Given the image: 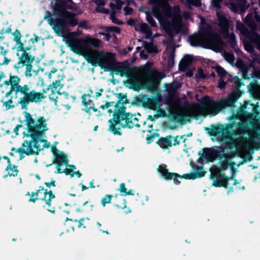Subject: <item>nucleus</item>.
Listing matches in <instances>:
<instances>
[{"instance_id":"obj_1","label":"nucleus","mask_w":260,"mask_h":260,"mask_svg":"<svg viewBox=\"0 0 260 260\" xmlns=\"http://www.w3.org/2000/svg\"><path fill=\"white\" fill-rule=\"evenodd\" d=\"M24 114L27 133L23 132V134L24 136L30 137L31 139L30 141L24 140L21 147L16 150L20 154V159L24 157L23 155L24 154L26 155L39 154L43 150L39 143L47 142V140L42 138L45 132L48 130L46 118L43 116H40L36 122L35 119L29 113L25 112Z\"/></svg>"},{"instance_id":"obj_2","label":"nucleus","mask_w":260,"mask_h":260,"mask_svg":"<svg viewBox=\"0 0 260 260\" xmlns=\"http://www.w3.org/2000/svg\"><path fill=\"white\" fill-rule=\"evenodd\" d=\"M229 81L235 83V90L230 93L226 98L221 99L218 101H214L210 99L208 95H205L202 98L201 106L205 107L208 106V110L210 114L215 116L220 111L227 107H233L237 101L241 97L243 92L240 90L242 85H244L242 79L237 77H230Z\"/></svg>"},{"instance_id":"obj_3","label":"nucleus","mask_w":260,"mask_h":260,"mask_svg":"<svg viewBox=\"0 0 260 260\" xmlns=\"http://www.w3.org/2000/svg\"><path fill=\"white\" fill-rule=\"evenodd\" d=\"M113 114V117L108 120L109 127L108 131L114 135L121 136V128L127 127L132 128L134 126L140 127L139 119L136 117L135 114L126 112V107L124 105L115 107Z\"/></svg>"},{"instance_id":"obj_4","label":"nucleus","mask_w":260,"mask_h":260,"mask_svg":"<svg viewBox=\"0 0 260 260\" xmlns=\"http://www.w3.org/2000/svg\"><path fill=\"white\" fill-rule=\"evenodd\" d=\"M86 59L92 66H99L105 72H114L121 77L126 74V68L117 64L115 54L112 52L95 50L92 56H88Z\"/></svg>"},{"instance_id":"obj_5","label":"nucleus","mask_w":260,"mask_h":260,"mask_svg":"<svg viewBox=\"0 0 260 260\" xmlns=\"http://www.w3.org/2000/svg\"><path fill=\"white\" fill-rule=\"evenodd\" d=\"M252 17V14L249 13L245 20V23L251 29V31L241 22L237 25V29L245 37L243 40L245 49L250 53L254 51V45L260 51V35L256 32L258 25L253 20Z\"/></svg>"},{"instance_id":"obj_6","label":"nucleus","mask_w":260,"mask_h":260,"mask_svg":"<svg viewBox=\"0 0 260 260\" xmlns=\"http://www.w3.org/2000/svg\"><path fill=\"white\" fill-rule=\"evenodd\" d=\"M190 45L194 47H202L217 51L220 48L222 41L220 36L213 32L209 27L201 28L199 34L189 37Z\"/></svg>"},{"instance_id":"obj_7","label":"nucleus","mask_w":260,"mask_h":260,"mask_svg":"<svg viewBox=\"0 0 260 260\" xmlns=\"http://www.w3.org/2000/svg\"><path fill=\"white\" fill-rule=\"evenodd\" d=\"M46 90L43 89V92H37L35 89L30 90L28 85H24V87L18 92L20 98L16 104V106L20 105L21 109H26L30 103H40L46 98L44 95Z\"/></svg>"},{"instance_id":"obj_8","label":"nucleus","mask_w":260,"mask_h":260,"mask_svg":"<svg viewBox=\"0 0 260 260\" xmlns=\"http://www.w3.org/2000/svg\"><path fill=\"white\" fill-rule=\"evenodd\" d=\"M150 3L153 6L152 13L158 20L170 16L172 7L169 4V0H150Z\"/></svg>"},{"instance_id":"obj_9","label":"nucleus","mask_w":260,"mask_h":260,"mask_svg":"<svg viewBox=\"0 0 260 260\" xmlns=\"http://www.w3.org/2000/svg\"><path fill=\"white\" fill-rule=\"evenodd\" d=\"M35 60V57L34 56L31 55L27 52H22L21 56L18 58V61L14 67L18 71L19 69L26 66L25 75L26 77H30L32 68V63Z\"/></svg>"},{"instance_id":"obj_10","label":"nucleus","mask_w":260,"mask_h":260,"mask_svg":"<svg viewBox=\"0 0 260 260\" xmlns=\"http://www.w3.org/2000/svg\"><path fill=\"white\" fill-rule=\"evenodd\" d=\"M48 15L45 16V18L47 19L48 23L52 27L54 32L57 35L62 34L65 32L68 29L66 21L64 17H58L54 18L50 12Z\"/></svg>"},{"instance_id":"obj_11","label":"nucleus","mask_w":260,"mask_h":260,"mask_svg":"<svg viewBox=\"0 0 260 260\" xmlns=\"http://www.w3.org/2000/svg\"><path fill=\"white\" fill-rule=\"evenodd\" d=\"M211 178L213 180L212 185L216 187H223L228 188L229 182L230 180H234L235 174L234 172L230 176L225 175L224 173L221 172L220 170H215L211 173Z\"/></svg>"},{"instance_id":"obj_12","label":"nucleus","mask_w":260,"mask_h":260,"mask_svg":"<svg viewBox=\"0 0 260 260\" xmlns=\"http://www.w3.org/2000/svg\"><path fill=\"white\" fill-rule=\"evenodd\" d=\"M202 111L203 113H199L198 112L194 111H192L191 114H185L184 115L182 113H177L176 112H172L170 113V116L172 119L175 122L181 124H184L186 121H190L191 118L194 119H198L201 115H203L204 117L206 116L207 114L205 113L204 109Z\"/></svg>"},{"instance_id":"obj_13","label":"nucleus","mask_w":260,"mask_h":260,"mask_svg":"<svg viewBox=\"0 0 260 260\" xmlns=\"http://www.w3.org/2000/svg\"><path fill=\"white\" fill-rule=\"evenodd\" d=\"M227 139L228 140L225 142L226 145L229 146L230 148H235L236 149L235 151L236 155L241 157L240 148L244 146L247 141L246 137H243L239 139L232 136H228Z\"/></svg>"},{"instance_id":"obj_14","label":"nucleus","mask_w":260,"mask_h":260,"mask_svg":"<svg viewBox=\"0 0 260 260\" xmlns=\"http://www.w3.org/2000/svg\"><path fill=\"white\" fill-rule=\"evenodd\" d=\"M167 167V166L166 164L159 165L157 168L158 172L165 180H167L173 179L174 183L176 185L179 184L180 183V181L178 179V178H179L180 179L181 175L176 173L169 172Z\"/></svg>"},{"instance_id":"obj_15","label":"nucleus","mask_w":260,"mask_h":260,"mask_svg":"<svg viewBox=\"0 0 260 260\" xmlns=\"http://www.w3.org/2000/svg\"><path fill=\"white\" fill-rule=\"evenodd\" d=\"M10 79L11 81L12 86L10 89L6 93L5 98L10 96L13 93H15V96L17 97L18 92L24 87L23 85L20 84L21 79L17 76L12 75L11 73L9 75Z\"/></svg>"},{"instance_id":"obj_16","label":"nucleus","mask_w":260,"mask_h":260,"mask_svg":"<svg viewBox=\"0 0 260 260\" xmlns=\"http://www.w3.org/2000/svg\"><path fill=\"white\" fill-rule=\"evenodd\" d=\"M54 13L58 17H63L67 14L68 9H72L71 6L69 5L66 0H56L53 7Z\"/></svg>"},{"instance_id":"obj_17","label":"nucleus","mask_w":260,"mask_h":260,"mask_svg":"<svg viewBox=\"0 0 260 260\" xmlns=\"http://www.w3.org/2000/svg\"><path fill=\"white\" fill-rule=\"evenodd\" d=\"M68 162L69 160L66 155L62 154L61 156H56V160L55 161H53V163L56 164V170L55 171V173L61 174L64 173L66 175H70L71 176L72 172H74L72 170L68 168L62 170L60 168L62 165L64 164H68Z\"/></svg>"},{"instance_id":"obj_18","label":"nucleus","mask_w":260,"mask_h":260,"mask_svg":"<svg viewBox=\"0 0 260 260\" xmlns=\"http://www.w3.org/2000/svg\"><path fill=\"white\" fill-rule=\"evenodd\" d=\"M154 103L153 100L150 99L146 94H139L138 96H136L134 97L133 101V105H142L143 107L148 106L150 108H152Z\"/></svg>"},{"instance_id":"obj_19","label":"nucleus","mask_w":260,"mask_h":260,"mask_svg":"<svg viewBox=\"0 0 260 260\" xmlns=\"http://www.w3.org/2000/svg\"><path fill=\"white\" fill-rule=\"evenodd\" d=\"M218 23L217 25L221 29V32L228 35L229 32V21L228 18L223 15L217 12L216 13Z\"/></svg>"},{"instance_id":"obj_20","label":"nucleus","mask_w":260,"mask_h":260,"mask_svg":"<svg viewBox=\"0 0 260 260\" xmlns=\"http://www.w3.org/2000/svg\"><path fill=\"white\" fill-rule=\"evenodd\" d=\"M42 191L43 192V196L42 198H40V200L44 201L46 204L48 205L49 207H50L51 201L55 198V196L51 190L48 191L47 189H44L42 186H39V189L36 191L39 195H40V192Z\"/></svg>"},{"instance_id":"obj_21","label":"nucleus","mask_w":260,"mask_h":260,"mask_svg":"<svg viewBox=\"0 0 260 260\" xmlns=\"http://www.w3.org/2000/svg\"><path fill=\"white\" fill-rule=\"evenodd\" d=\"M206 173L204 171L203 167L197 166V171L190 173L184 174L181 175L180 179L184 178L187 180H194L198 178L204 177Z\"/></svg>"},{"instance_id":"obj_22","label":"nucleus","mask_w":260,"mask_h":260,"mask_svg":"<svg viewBox=\"0 0 260 260\" xmlns=\"http://www.w3.org/2000/svg\"><path fill=\"white\" fill-rule=\"evenodd\" d=\"M256 59H254L253 62H251L249 66H245L243 68L242 75L243 78L244 79L250 80L251 77L254 78V72L256 70V67L254 66V62Z\"/></svg>"},{"instance_id":"obj_23","label":"nucleus","mask_w":260,"mask_h":260,"mask_svg":"<svg viewBox=\"0 0 260 260\" xmlns=\"http://www.w3.org/2000/svg\"><path fill=\"white\" fill-rule=\"evenodd\" d=\"M193 61V57L189 54H186L181 59L179 63V70L181 72H185L191 64Z\"/></svg>"},{"instance_id":"obj_24","label":"nucleus","mask_w":260,"mask_h":260,"mask_svg":"<svg viewBox=\"0 0 260 260\" xmlns=\"http://www.w3.org/2000/svg\"><path fill=\"white\" fill-rule=\"evenodd\" d=\"M218 151L209 148H204L203 149V153L201 152L198 153V155L200 156V157L198 159V162L199 163H202V157L206 158L207 160H209L213 156L217 155Z\"/></svg>"},{"instance_id":"obj_25","label":"nucleus","mask_w":260,"mask_h":260,"mask_svg":"<svg viewBox=\"0 0 260 260\" xmlns=\"http://www.w3.org/2000/svg\"><path fill=\"white\" fill-rule=\"evenodd\" d=\"M171 13H171L170 16L162 18L160 20H159V21L160 22L161 26L162 27L163 29L166 32L167 35L169 37V38L171 39H173L176 35L174 33V32L172 30V23L167 21H165V22H162L161 21L162 19H165L167 17H170L171 15Z\"/></svg>"},{"instance_id":"obj_26","label":"nucleus","mask_w":260,"mask_h":260,"mask_svg":"<svg viewBox=\"0 0 260 260\" xmlns=\"http://www.w3.org/2000/svg\"><path fill=\"white\" fill-rule=\"evenodd\" d=\"M237 129L234 135H239L242 137H244V135L248 132L249 129L248 123L245 121H242L236 123Z\"/></svg>"},{"instance_id":"obj_27","label":"nucleus","mask_w":260,"mask_h":260,"mask_svg":"<svg viewBox=\"0 0 260 260\" xmlns=\"http://www.w3.org/2000/svg\"><path fill=\"white\" fill-rule=\"evenodd\" d=\"M67 14L63 16L66 21L67 27L68 26L74 27L78 24V20L76 18V15L72 12H67Z\"/></svg>"},{"instance_id":"obj_28","label":"nucleus","mask_w":260,"mask_h":260,"mask_svg":"<svg viewBox=\"0 0 260 260\" xmlns=\"http://www.w3.org/2000/svg\"><path fill=\"white\" fill-rule=\"evenodd\" d=\"M3 158L7 160L8 165L6 170L8 172V175L10 176H13L14 177L17 176L18 170L16 169L17 166L12 165L10 159L8 156H4Z\"/></svg>"},{"instance_id":"obj_29","label":"nucleus","mask_w":260,"mask_h":260,"mask_svg":"<svg viewBox=\"0 0 260 260\" xmlns=\"http://www.w3.org/2000/svg\"><path fill=\"white\" fill-rule=\"evenodd\" d=\"M10 99L6 101H4V98L2 100L1 102L3 103V106H5L7 110L13 109L15 107V105L13 104V100H19L20 98L19 94H18L17 97L15 96V93H13L10 95Z\"/></svg>"},{"instance_id":"obj_30","label":"nucleus","mask_w":260,"mask_h":260,"mask_svg":"<svg viewBox=\"0 0 260 260\" xmlns=\"http://www.w3.org/2000/svg\"><path fill=\"white\" fill-rule=\"evenodd\" d=\"M172 137L169 136L166 138L161 137L157 141L158 145L162 148H168L169 147H171L172 144Z\"/></svg>"},{"instance_id":"obj_31","label":"nucleus","mask_w":260,"mask_h":260,"mask_svg":"<svg viewBox=\"0 0 260 260\" xmlns=\"http://www.w3.org/2000/svg\"><path fill=\"white\" fill-rule=\"evenodd\" d=\"M115 94L118 99L117 102L115 103L113 105L115 107H118L119 104L125 105L129 103V100L127 99L126 94H123V93H117Z\"/></svg>"},{"instance_id":"obj_32","label":"nucleus","mask_w":260,"mask_h":260,"mask_svg":"<svg viewBox=\"0 0 260 260\" xmlns=\"http://www.w3.org/2000/svg\"><path fill=\"white\" fill-rule=\"evenodd\" d=\"M210 131L209 132V134L211 136H218L220 135L223 133L224 128L222 126L213 125L210 129Z\"/></svg>"},{"instance_id":"obj_33","label":"nucleus","mask_w":260,"mask_h":260,"mask_svg":"<svg viewBox=\"0 0 260 260\" xmlns=\"http://www.w3.org/2000/svg\"><path fill=\"white\" fill-rule=\"evenodd\" d=\"M145 14L146 21L149 24V25L152 27H157V23L152 17V15L154 16L153 14L152 13V10L151 11L146 12Z\"/></svg>"},{"instance_id":"obj_34","label":"nucleus","mask_w":260,"mask_h":260,"mask_svg":"<svg viewBox=\"0 0 260 260\" xmlns=\"http://www.w3.org/2000/svg\"><path fill=\"white\" fill-rule=\"evenodd\" d=\"M181 87L180 83L178 82L172 83L166 85V89L169 92L175 93Z\"/></svg>"},{"instance_id":"obj_35","label":"nucleus","mask_w":260,"mask_h":260,"mask_svg":"<svg viewBox=\"0 0 260 260\" xmlns=\"http://www.w3.org/2000/svg\"><path fill=\"white\" fill-rule=\"evenodd\" d=\"M143 45L147 52L148 53L157 52V48L152 43L147 42L146 41L143 42Z\"/></svg>"},{"instance_id":"obj_36","label":"nucleus","mask_w":260,"mask_h":260,"mask_svg":"<svg viewBox=\"0 0 260 260\" xmlns=\"http://www.w3.org/2000/svg\"><path fill=\"white\" fill-rule=\"evenodd\" d=\"M101 41L100 39L90 38L86 41V44L92 46L95 48H98L100 46Z\"/></svg>"},{"instance_id":"obj_37","label":"nucleus","mask_w":260,"mask_h":260,"mask_svg":"<svg viewBox=\"0 0 260 260\" xmlns=\"http://www.w3.org/2000/svg\"><path fill=\"white\" fill-rule=\"evenodd\" d=\"M139 29L142 33L146 34L147 36H150L152 34V32L148 25L145 23H140L139 24Z\"/></svg>"},{"instance_id":"obj_38","label":"nucleus","mask_w":260,"mask_h":260,"mask_svg":"<svg viewBox=\"0 0 260 260\" xmlns=\"http://www.w3.org/2000/svg\"><path fill=\"white\" fill-rule=\"evenodd\" d=\"M215 70L216 72L217 73L218 76L220 77V78H223L227 74V72L221 66L217 65L215 67H213Z\"/></svg>"},{"instance_id":"obj_39","label":"nucleus","mask_w":260,"mask_h":260,"mask_svg":"<svg viewBox=\"0 0 260 260\" xmlns=\"http://www.w3.org/2000/svg\"><path fill=\"white\" fill-rule=\"evenodd\" d=\"M110 18L112 22L114 24L120 25H122L124 23L123 21L119 20L116 17L115 12H112L111 13Z\"/></svg>"},{"instance_id":"obj_40","label":"nucleus","mask_w":260,"mask_h":260,"mask_svg":"<svg viewBox=\"0 0 260 260\" xmlns=\"http://www.w3.org/2000/svg\"><path fill=\"white\" fill-rule=\"evenodd\" d=\"M105 31L107 32H115L119 34L121 32L120 27L116 26H107L105 28Z\"/></svg>"},{"instance_id":"obj_41","label":"nucleus","mask_w":260,"mask_h":260,"mask_svg":"<svg viewBox=\"0 0 260 260\" xmlns=\"http://www.w3.org/2000/svg\"><path fill=\"white\" fill-rule=\"evenodd\" d=\"M90 110H92L93 112H98V114L97 115L98 116H101L102 113L100 111H98V109L94 107V104L92 103V105L89 106L87 108H85L83 110L87 113H88L89 115H91V112H90Z\"/></svg>"},{"instance_id":"obj_42","label":"nucleus","mask_w":260,"mask_h":260,"mask_svg":"<svg viewBox=\"0 0 260 260\" xmlns=\"http://www.w3.org/2000/svg\"><path fill=\"white\" fill-rule=\"evenodd\" d=\"M123 3L120 0H116V3L113 4L110 3V6L112 9H116L117 10H120L122 7Z\"/></svg>"},{"instance_id":"obj_43","label":"nucleus","mask_w":260,"mask_h":260,"mask_svg":"<svg viewBox=\"0 0 260 260\" xmlns=\"http://www.w3.org/2000/svg\"><path fill=\"white\" fill-rule=\"evenodd\" d=\"M113 196L111 194L105 195L101 200V204L105 207L107 204L110 203Z\"/></svg>"},{"instance_id":"obj_44","label":"nucleus","mask_w":260,"mask_h":260,"mask_svg":"<svg viewBox=\"0 0 260 260\" xmlns=\"http://www.w3.org/2000/svg\"><path fill=\"white\" fill-rule=\"evenodd\" d=\"M16 44L18 45V47L17 49L18 51H22V52H27V51H29L32 48V46L30 45L26 47H24L23 44L21 41L20 42V43Z\"/></svg>"},{"instance_id":"obj_45","label":"nucleus","mask_w":260,"mask_h":260,"mask_svg":"<svg viewBox=\"0 0 260 260\" xmlns=\"http://www.w3.org/2000/svg\"><path fill=\"white\" fill-rule=\"evenodd\" d=\"M226 36L229 37L228 43L232 47H234L237 43L235 35L234 33H232Z\"/></svg>"},{"instance_id":"obj_46","label":"nucleus","mask_w":260,"mask_h":260,"mask_svg":"<svg viewBox=\"0 0 260 260\" xmlns=\"http://www.w3.org/2000/svg\"><path fill=\"white\" fill-rule=\"evenodd\" d=\"M59 86H60V88L62 87V86H60V81L59 80H56L54 82H53V83L49 85L48 87L46 88V90H49L50 89L56 90Z\"/></svg>"},{"instance_id":"obj_47","label":"nucleus","mask_w":260,"mask_h":260,"mask_svg":"<svg viewBox=\"0 0 260 260\" xmlns=\"http://www.w3.org/2000/svg\"><path fill=\"white\" fill-rule=\"evenodd\" d=\"M51 151L54 155L53 161H55L56 160V156H61L62 154L66 155L63 152L57 150V148H56L55 145H52L51 147Z\"/></svg>"},{"instance_id":"obj_48","label":"nucleus","mask_w":260,"mask_h":260,"mask_svg":"<svg viewBox=\"0 0 260 260\" xmlns=\"http://www.w3.org/2000/svg\"><path fill=\"white\" fill-rule=\"evenodd\" d=\"M14 36V40L16 43H20L21 35L20 31L18 29H16L14 32L13 34Z\"/></svg>"},{"instance_id":"obj_49","label":"nucleus","mask_w":260,"mask_h":260,"mask_svg":"<svg viewBox=\"0 0 260 260\" xmlns=\"http://www.w3.org/2000/svg\"><path fill=\"white\" fill-rule=\"evenodd\" d=\"M91 97V95L89 94H84L82 95L81 99L82 100V104L85 106V108L88 107L89 103L88 102V100L87 99V98H90Z\"/></svg>"},{"instance_id":"obj_50","label":"nucleus","mask_w":260,"mask_h":260,"mask_svg":"<svg viewBox=\"0 0 260 260\" xmlns=\"http://www.w3.org/2000/svg\"><path fill=\"white\" fill-rule=\"evenodd\" d=\"M130 84L133 86L135 90H139L140 89V86L139 82L136 79H133L129 81Z\"/></svg>"},{"instance_id":"obj_51","label":"nucleus","mask_w":260,"mask_h":260,"mask_svg":"<svg viewBox=\"0 0 260 260\" xmlns=\"http://www.w3.org/2000/svg\"><path fill=\"white\" fill-rule=\"evenodd\" d=\"M84 220V218H82L80 219L79 220H78L77 219L73 220V219L69 218L68 217H67L66 219V221H74L76 222H78V224L77 226L79 228H81L82 226H83V228H86V226L83 225V221Z\"/></svg>"},{"instance_id":"obj_52","label":"nucleus","mask_w":260,"mask_h":260,"mask_svg":"<svg viewBox=\"0 0 260 260\" xmlns=\"http://www.w3.org/2000/svg\"><path fill=\"white\" fill-rule=\"evenodd\" d=\"M39 194L38 193L36 192H32L30 195V198H29L28 201L29 202L35 203L37 200H40V198H39Z\"/></svg>"},{"instance_id":"obj_53","label":"nucleus","mask_w":260,"mask_h":260,"mask_svg":"<svg viewBox=\"0 0 260 260\" xmlns=\"http://www.w3.org/2000/svg\"><path fill=\"white\" fill-rule=\"evenodd\" d=\"M49 98L50 101L54 102L55 105L57 102V96L56 95L54 89L51 90V93L49 95Z\"/></svg>"},{"instance_id":"obj_54","label":"nucleus","mask_w":260,"mask_h":260,"mask_svg":"<svg viewBox=\"0 0 260 260\" xmlns=\"http://www.w3.org/2000/svg\"><path fill=\"white\" fill-rule=\"evenodd\" d=\"M186 2L190 5L195 7H200L201 6V0H186Z\"/></svg>"},{"instance_id":"obj_55","label":"nucleus","mask_w":260,"mask_h":260,"mask_svg":"<svg viewBox=\"0 0 260 260\" xmlns=\"http://www.w3.org/2000/svg\"><path fill=\"white\" fill-rule=\"evenodd\" d=\"M222 0H212V5L214 7L217 9H220L221 8V3H222Z\"/></svg>"},{"instance_id":"obj_56","label":"nucleus","mask_w":260,"mask_h":260,"mask_svg":"<svg viewBox=\"0 0 260 260\" xmlns=\"http://www.w3.org/2000/svg\"><path fill=\"white\" fill-rule=\"evenodd\" d=\"M226 85V83L224 81L222 78H220L218 81L217 87L220 89L224 88Z\"/></svg>"},{"instance_id":"obj_57","label":"nucleus","mask_w":260,"mask_h":260,"mask_svg":"<svg viewBox=\"0 0 260 260\" xmlns=\"http://www.w3.org/2000/svg\"><path fill=\"white\" fill-rule=\"evenodd\" d=\"M115 103V102H107L105 105H102L100 106V108L104 110L105 109L108 108L110 106H113Z\"/></svg>"},{"instance_id":"obj_58","label":"nucleus","mask_w":260,"mask_h":260,"mask_svg":"<svg viewBox=\"0 0 260 260\" xmlns=\"http://www.w3.org/2000/svg\"><path fill=\"white\" fill-rule=\"evenodd\" d=\"M198 77L201 79H205L207 78V76L205 75L204 71L202 68H200L198 71Z\"/></svg>"},{"instance_id":"obj_59","label":"nucleus","mask_w":260,"mask_h":260,"mask_svg":"<svg viewBox=\"0 0 260 260\" xmlns=\"http://www.w3.org/2000/svg\"><path fill=\"white\" fill-rule=\"evenodd\" d=\"M119 190L122 193V195H124L127 191V188L125 187V185L124 183H121L120 184V187L119 188Z\"/></svg>"},{"instance_id":"obj_60","label":"nucleus","mask_w":260,"mask_h":260,"mask_svg":"<svg viewBox=\"0 0 260 260\" xmlns=\"http://www.w3.org/2000/svg\"><path fill=\"white\" fill-rule=\"evenodd\" d=\"M96 11L98 12H100L106 14H108L110 13L109 10L105 8L104 7H97L96 8Z\"/></svg>"},{"instance_id":"obj_61","label":"nucleus","mask_w":260,"mask_h":260,"mask_svg":"<svg viewBox=\"0 0 260 260\" xmlns=\"http://www.w3.org/2000/svg\"><path fill=\"white\" fill-rule=\"evenodd\" d=\"M125 15H131L133 13L134 10L132 8L126 6L124 8Z\"/></svg>"},{"instance_id":"obj_62","label":"nucleus","mask_w":260,"mask_h":260,"mask_svg":"<svg viewBox=\"0 0 260 260\" xmlns=\"http://www.w3.org/2000/svg\"><path fill=\"white\" fill-rule=\"evenodd\" d=\"M55 182V180H54L53 179H51V182H46L44 183V184L46 185L47 187L50 188L51 186L54 187L56 186Z\"/></svg>"},{"instance_id":"obj_63","label":"nucleus","mask_w":260,"mask_h":260,"mask_svg":"<svg viewBox=\"0 0 260 260\" xmlns=\"http://www.w3.org/2000/svg\"><path fill=\"white\" fill-rule=\"evenodd\" d=\"M155 133H153L152 134H150V135L146 138V140L148 142V143H150L153 141L155 137Z\"/></svg>"},{"instance_id":"obj_64","label":"nucleus","mask_w":260,"mask_h":260,"mask_svg":"<svg viewBox=\"0 0 260 260\" xmlns=\"http://www.w3.org/2000/svg\"><path fill=\"white\" fill-rule=\"evenodd\" d=\"M254 78L260 79V69L257 68L254 72Z\"/></svg>"}]
</instances>
